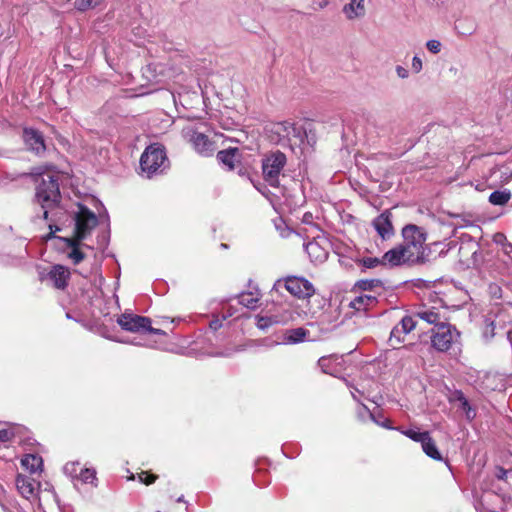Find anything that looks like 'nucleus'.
Wrapping results in <instances>:
<instances>
[{
  "mask_svg": "<svg viewBox=\"0 0 512 512\" xmlns=\"http://www.w3.org/2000/svg\"><path fill=\"white\" fill-rule=\"evenodd\" d=\"M23 138L28 148L37 154L46 150L43 135L32 128H26L23 131Z\"/></svg>",
  "mask_w": 512,
  "mask_h": 512,
  "instance_id": "nucleus-14",
  "label": "nucleus"
},
{
  "mask_svg": "<svg viewBox=\"0 0 512 512\" xmlns=\"http://www.w3.org/2000/svg\"><path fill=\"white\" fill-rule=\"evenodd\" d=\"M122 329L130 332H139L145 330L151 324V320L144 316L122 314L118 320Z\"/></svg>",
  "mask_w": 512,
  "mask_h": 512,
  "instance_id": "nucleus-10",
  "label": "nucleus"
},
{
  "mask_svg": "<svg viewBox=\"0 0 512 512\" xmlns=\"http://www.w3.org/2000/svg\"><path fill=\"white\" fill-rule=\"evenodd\" d=\"M460 333L452 325L445 323L433 330L431 344L439 352H446L453 345L459 344Z\"/></svg>",
  "mask_w": 512,
  "mask_h": 512,
  "instance_id": "nucleus-5",
  "label": "nucleus"
},
{
  "mask_svg": "<svg viewBox=\"0 0 512 512\" xmlns=\"http://www.w3.org/2000/svg\"><path fill=\"white\" fill-rule=\"evenodd\" d=\"M365 0H351L343 7V13L348 20L361 18L365 15Z\"/></svg>",
  "mask_w": 512,
  "mask_h": 512,
  "instance_id": "nucleus-21",
  "label": "nucleus"
},
{
  "mask_svg": "<svg viewBox=\"0 0 512 512\" xmlns=\"http://www.w3.org/2000/svg\"><path fill=\"white\" fill-rule=\"evenodd\" d=\"M32 174H34V175H39V176H40V175H43V174H44V171H43V169H42L41 167H38V168H35V169L33 170Z\"/></svg>",
  "mask_w": 512,
  "mask_h": 512,
  "instance_id": "nucleus-43",
  "label": "nucleus"
},
{
  "mask_svg": "<svg viewBox=\"0 0 512 512\" xmlns=\"http://www.w3.org/2000/svg\"><path fill=\"white\" fill-rule=\"evenodd\" d=\"M365 268H374L377 267L380 263H383L382 260L376 257H367L363 258L359 261Z\"/></svg>",
  "mask_w": 512,
  "mask_h": 512,
  "instance_id": "nucleus-33",
  "label": "nucleus"
},
{
  "mask_svg": "<svg viewBox=\"0 0 512 512\" xmlns=\"http://www.w3.org/2000/svg\"><path fill=\"white\" fill-rule=\"evenodd\" d=\"M182 135L186 141L191 143L197 153L203 156L213 155L215 151L214 144L205 134L198 132L193 127H185L182 130Z\"/></svg>",
  "mask_w": 512,
  "mask_h": 512,
  "instance_id": "nucleus-7",
  "label": "nucleus"
},
{
  "mask_svg": "<svg viewBox=\"0 0 512 512\" xmlns=\"http://www.w3.org/2000/svg\"><path fill=\"white\" fill-rule=\"evenodd\" d=\"M395 71H396L397 76L401 79H406L409 76L408 70L406 68H404L403 66H400V65L396 66Z\"/></svg>",
  "mask_w": 512,
  "mask_h": 512,
  "instance_id": "nucleus-39",
  "label": "nucleus"
},
{
  "mask_svg": "<svg viewBox=\"0 0 512 512\" xmlns=\"http://www.w3.org/2000/svg\"><path fill=\"white\" fill-rule=\"evenodd\" d=\"M70 277V271L62 266L56 265L49 272V278L57 289H64Z\"/></svg>",
  "mask_w": 512,
  "mask_h": 512,
  "instance_id": "nucleus-17",
  "label": "nucleus"
},
{
  "mask_svg": "<svg viewBox=\"0 0 512 512\" xmlns=\"http://www.w3.org/2000/svg\"><path fill=\"white\" fill-rule=\"evenodd\" d=\"M426 47L431 53L437 54L441 51L442 44L438 40L431 39L426 42Z\"/></svg>",
  "mask_w": 512,
  "mask_h": 512,
  "instance_id": "nucleus-35",
  "label": "nucleus"
},
{
  "mask_svg": "<svg viewBox=\"0 0 512 512\" xmlns=\"http://www.w3.org/2000/svg\"><path fill=\"white\" fill-rule=\"evenodd\" d=\"M406 251L407 249L403 247L402 244L387 251L382 257L383 264H389L390 266H398L404 263H416L414 259H411L412 256H409L410 253Z\"/></svg>",
  "mask_w": 512,
  "mask_h": 512,
  "instance_id": "nucleus-11",
  "label": "nucleus"
},
{
  "mask_svg": "<svg viewBox=\"0 0 512 512\" xmlns=\"http://www.w3.org/2000/svg\"><path fill=\"white\" fill-rule=\"evenodd\" d=\"M177 501H178V502H182V501H183V496L179 497V498L177 499Z\"/></svg>",
  "mask_w": 512,
  "mask_h": 512,
  "instance_id": "nucleus-45",
  "label": "nucleus"
},
{
  "mask_svg": "<svg viewBox=\"0 0 512 512\" xmlns=\"http://www.w3.org/2000/svg\"><path fill=\"white\" fill-rule=\"evenodd\" d=\"M259 300L258 294L253 292H245L239 296V303L248 309H255Z\"/></svg>",
  "mask_w": 512,
  "mask_h": 512,
  "instance_id": "nucleus-28",
  "label": "nucleus"
},
{
  "mask_svg": "<svg viewBox=\"0 0 512 512\" xmlns=\"http://www.w3.org/2000/svg\"><path fill=\"white\" fill-rule=\"evenodd\" d=\"M411 67L414 73H419L423 68L422 60L418 56H414Z\"/></svg>",
  "mask_w": 512,
  "mask_h": 512,
  "instance_id": "nucleus-38",
  "label": "nucleus"
},
{
  "mask_svg": "<svg viewBox=\"0 0 512 512\" xmlns=\"http://www.w3.org/2000/svg\"><path fill=\"white\" fill-rule=\"evenodd\" d=\"M455 30L460 35L468 36L474 33L475 27L471 22L467 23V21L459 20L455 23Z\"/></svg>",
  "mask_w": 512,
  "mask_h": 512,
  "instance_id": "nucleus-30",
  "label": "nucleus"
},
{
  "mask_svg": "<svg viewBox=\"0 0 512 512\" xmlns=\"http://www.w3.org/2000/svg\"><path fill=\"white\" fill-rule=\"evenodd\" d=\"M169 165L164 149L151 145L145 149L140 158V167L147 177L162 173Z\"/></svg>",
  "mask_w": 512,
  "mask_h": 512,
  "instance_id": "nucleus-3",
  "label": "nucleus"
},
{
  "mask_svg": "<svg viewBox=\"0 0 512 512\" xmlns=\"http://www.w3.org/2000/svg\"><path fill=\"white\" fill-rule=\"evenodd\" d=\"M276 323L271 317H257V327L261 330H265L272 324Z\"/></svg>",
  "mask_w": 512,
  "mask_h": 512,
  "instance_id": "nucleus-34",
  "label": "nucleus"
},
{
  "mask_svg": "<svg viewBox=\"0 0 512 512\" xmlns=\"http://www.w3.org/2000/svg\"><path fill=\"white\" fill-rule=\"evenodd\" d=\"M424 453L434 460H442L441 453L439 452L435 442L429 435L427 439L421 444Z\"/></svg>",
  "mask_w": 512,
  "mask_h": 512,
  "instance_id": "nucleus-26",
  "label": "nucleus"
},
{
  "mask_svg": "<svg viewBox=\"0 0 512 512\" xmlns=\"http://www.w3.org/2000/svg\"><path fill=\"white\" fill-rule=\"evenodd\" d=\"M145 331H148L149 333L156 334V335L163 334V331L161 329L153 328V327H151V324L145 328Z\"/></svg>",
  "mask_w": 512,
  "mask_h": 512,
  "instance_id": "nucleus-42",
  "label": "nucleus"
},
{
  "mask_svg": "<svg viewBox=\"0 0 512 512\" xmlns=\"http://www.w3.org/2000/svg\"><path fill=\"white\" fill-rule=\"evenodd\" d=\"M16 487L23 497L30 499L35 496L39 483L29 476L19 474L16 478Z\"/></svg>",
  "mask_w": 512,
  "mask_h": 512,
  "instance_id": "nucleus-15",
  "label": "nucleus"
},
{
  "mask_svg": "<svg viewBox=\"0 0 512 512\" xmlns=\"http://www.w3.org/2000/svg\"><path fill=\"white\" fill-rule=\"evenodd\" d=\"M81 241L82 240H78L76 238H64L66 245L71 248V251L68 253V258L74 264H79L85 258V255L81 250Z\"/></svg>",
  "mask_w": 512,
  "mask_h": 512,
  "instance_id": "nucleus-22",
  "label": "nucleus"
},
{
  "mask_svg": "<svg viewBox=\"0 0 512 512\" xmlns=\"http://www.w3.org/2000/svg\"><path fill=\"white\" fill-rule=\"evenodd\" d=\"M344 362L343 356L330 355L321 357L318 365L324 373L338 376L344 370Z\"/></svg>",
  "mask_w": 512,
  "mask_h": 512,
  "instance_id": "nucleus-13",
  "label": "nucleus"
},
{
  "mask_svg": "<svg viewBox=\"0 0 512 512\" xmlns=\"http://www.w3.org/2000/svg\"><path fill=\"white\" fill-rule=\"evenodd\" d=\"M138 478L142 483L149 485L155 482L157 476L153 474H148L147 472H141L140 474H138Z\"/></svg>",
  "mask_w": 512,
  "mask_h": 512,
  "instance_id": "nucleus-36",
  "label": "nucleus"
},
{
  "mask_svg": "<svg viewBox=\"0 0 512 512\" xmlns=\"http://www.w3.org/2000/svg\"><path fill=\"white\" fill-rule=\"evenodd\" d=\"M403 247L407 249L406 252L410 253L411 259L416 263L424 259V244L426 241L425 232L418 226L409 224L402 229Z\"/></svg>",
  "mask_w": 512,
  "mask_h": 512,
  "instance_id": "nucleus-2",
  "label": "nucleus"
},
{
  "mask_svg": "<svg viewBox=\"0 0 512 512\" xmlns=\"http://www.w3.org/2000/svg\"><path fill=\"white\" fill-rule=\"evenodd\" d=\"M511 198V194L508 191H494L489 196V201L493 205H504Z\"/></svg>",
  "mask_w": 512,
  "mask_h": 512,
  "instance_id": "nucleus-29",
  "label": "nucleus"
},
{
  "mask_svg": "<svg viewBox=\"0 0 512 512\" xmlns=\"http://www.w3.org/2000/svg\"><path fill=\"white\" fill-rule=\"evenodd\" d=\"M14 437L13 429H2L0 430V441L8 442Z\"/></svg>",
  "mask_w": 512,
  "mask_h": 512,
  "instance_id": "nucleus-37",
  "label": "nucleus"
},
{
  "mask_svg": "<svg viewBox=\"0 0 512 512\" xmlns=\"http://www.w3.org/2000/svg\"><path fill=\"white\" fill-rule=\"evenodd\" d=\"M373 226L383 238H389L393 234V226L388 213H382L373 220Z\"/></svg>",
  "mask_w": 512,
  "mask_h": 512,
  "instance_id": "nucleus-16",
  "label": "nucleus"
},
{
  "mask_svg": "<svg viewBox=\"0 0 512 512\" xmlns=\"http://www.w3.org/2000/svg\"><path fill=\"white\" fill-rule=\"evenodd\" d=\"M285 288L291 295L299 299H308L315 294L313 284L304 277H287L285 279Z\"/></svg>",
  "mask_w": 512,
  "mask_h": 512,
  "instance_id": "nucleus-8",
  "label": "nucleus"
},
{
  "mask_svg": "<svg viewBox=\"0 0 512 512\" xmlns=\"http://www.w3.org/2000/svg\"><path fill=\"white\" fill-rule=\"evenodd\" d=\"M286 156L281 151H274L262 159L264 180L272 187L279 186V176L286 165Z\"/></svg>",
  "mask_w": 512,
  "mask_h": 512,
  "instance_id": "nucleus-4",
  "label": "nucleus"
},
{
  "mask_svg": "<svg viewBox=\"0 0 512 512\" xmlns=\"http://www.w3.org/2000/svg\"><path fill=\"white\" fill-rule=\"evenodd\" d=\"M309 334L308 330L298 327L294 329L287 330L284 334V340L290 344H296L305 340L306 336Z\"/></svg>",
  "mask_w": 512,
  "mask_h": 512,
  "instance_id": "nucleus-24",
  "label": "nucleus"
},
{
  "mask_svg": "<svg viewBox=\"0 0 512 512\" xmlns=\"http://www.w3.org/2000/svg\"><path fill=\"white\" fill-rule=\"evenodd\" d=\"M222 326V321L219 319H214L210 322V328L213 330H218Z\"/></svg>",
  "mask_w": 512,
  "mask_h": 512,
  "instance_id": "nucleus-41",
  "label": "nucleus"
},
{
  "mask_svg": "<svg viewBox=\"0 0 512 512\" xmlns=\"http://www.w3.org/2000/svg\"><path fill=\"white\" fill-rule=\"evenodd\" d=\"M238 153V148H229L217 153V159L227 166L229 170L234 168L235 156Z\"/></svg>",
  "mask_w": 512,
  "mask_h": 512,
  "instance_id": "nucleus-25",
  "label": "nucleus"
},
{
  "mask_svg": "<svg viewBox=\"0 0 512 512\" xmlns=\"http://www.w3.org/2000/svg\"><path fill=\"white\" fill-rule=\"evenodd\" d=\"M377 304V298L373 295L362 294L353 298L349 307L356 312H366Z\"/></svg>",
  "mask_w": 512,
  "mask_h": 512,
  "instance_id": "nucleus-18",
  "label": "nucleus"
},
{
  "mask_svg": "<svg viewBox=\"0 0 512 512\" xmlns=\"http://www.w3.org/2000/svg\"><path fill=\"white\" fill-rule=\"evenodd\" d=\"M75 232L74 237L78 240H84L91 231L97 226L98 219L96 215L84 205L79 204L75 212Z\"/></svg>",
  "mask_w": 512,
  "mask_h": 512,
  "instance_id": "nucleus-6",
  "label": "nucleus"
},
{
  "mask_svg": "<svg viewBox=\"0 0 512 512\" xmlns=\"http://www.w3.org/2000/svg\"><path fill=\"white\" fill-rule=\"evenodd\" d=\"M58 180V176L47 175V178L42 177L41 183L36 188V201L43 208L45 219H48L50 211L58 209L61 197Z\"/></svg>",
  "mask_w": 512,
  "mask_h": 512,
  "instance_id": "nucleus-1",
  "label": "nucleus"
},
{
  "mask_svg": "<svg viewBox=\"0 0 512 512\" xmlns=\"http://www.w3.org/2000/svg\"><path fill=\"white\" fill-rule=\"evenodd\" d=\"M21 464L30 473H35L42 470L43 460L38 455L27 454L21 460Z\"/></svg>",
  "mask_w": 512,
  "mask_h": 512,
  "instance_id": "nucleus-23",
  "label": "nucleus"
},
{
  "mask_svg": "<svg viewBox=\"0 0 512 512\" xmlns=\"http://www.w3.org/2000/svg\"><path fill=\"white\" fill-rule=\"evenodd\" d=\"M414 316L427 324L434 325L435 329L448 321L445 310L437 307H422L414 312Z\"/></svg>",
  "mask_w": 512,
  "mask_h": 512,
  "instance_id": "nucleus-9",
  "label": "nucleus"
},
{
  "mask_svg": "<svg viewBox=\"0 0 512 512\" xmlns=\"http://www.w3.org/2000/svg\"><path fill=\"white\" fill-rule=\"evenodd\" d=\"M417 325L416 317L414 314L412 316H405L402 318L400 324L393 328L390 334V342L391 345L400 344L404 341L402 335H407L410 333Z\"/></svg>",
  "mask_w": 512,
  "mask_h": 512,
  "instance_id": "nucleus-12",
  "label": "nucleus"
},
{
  "mask_svg": "<svg viewBox=\"0 0 512 512\" xmlns=\"http://www.w3.org/2000/svg\"><path fill=\"white\" fill-rule=\"evenodd\" d=\"M79 479L83 483L93 484L96 481V471L94 469H83L80 472Z\"/></svg>",
  "mask_w": 512,
  "mask_h": 512,
  "instance_id": "nucleus-32",
  "label": "nucleus"
},
{
  "mask_svg": "<svg viewBox=\"0 0 512 512\" xmlns=\"http://www.w3.org/2000/svg\"><path fill=\"white\" fill-rule=\"evenodd\" d=\"M105 0H74L73 6L79 12H86L101 6Z\"/></svg>",
  "mask_w": 512,
  "mask_h": 512,
  "instance_id": "nucleus-27",
  "label": "nucleus"
},
{
  "mask_svg": "<svg viewBox=\"0 0 512 512\" xmlns=\"http://www.w3.org/2000/svg\"><path fill=\"white\" fill-rule=\"evenodd\" d=\"M370 417L371 419L378 425L382 426V427H385V428H388V429H393L390 425V420L389 419H384L383 421H378L376 420L375 416L373 414H370Z\"/></svg>",
  "mask_w": 512,
  "mask_h": 512,
  "instance_id": "nucleus-40",
  "label": "nucleus"
},
{
  "mask_svg": "<svg viewBox=\"0 0 512 512\" xmlns=\"http://www.w3.org/2000/svg\"><path fill=\"white\" fill-rule=\"evenodd\" d=\"M49 228H50L51 234L60 230V228L58 226L53 225V224H49Z\"/></svg>",
  "mask_w": 512,
  "mask_h": 512,
  "instance_id": "nucleus-44",
  "label": "nucleus"
},
{
  "mask_svg": "<svg viewBox=\"0 0 512 512\" xmlns=\"http://www.w3.org/2000/svg\"><path fill=\"white\" fill-rule=\"evenodd\" d=\"M398 430L403 435H405L406 437L410 438L411 440H413L415 442H420L421 444L429 436V432H427V431H425V432H418V431H415L413 429H408V430H400V429H398Z\"/></svg>",
  "mask_w": 512,
  "mask_h": 512,
  "instance_id": "nucleus-31",
  "label": "nucleus"
},
{
  "mask_svg": "<svg viewBox=\"0 0 512 512\" xmlns=\"http://www.w3.org/2000/svg\"><path fill=\"white\" fill-rule=\"evenodd\" d=\"M305 251L314 263H323L328 257V251L315 240L305 244Z\"/></svg>",
  "mask_w": 512,
  "mask_h": 512,
  "instance_id": "nucleus-19",
  "label": "nucleus"
},
{
  "mask_svg": "<svg viewBox=\"0 0 512 512\" xmlns=\"http://www.w3.org/2000/svg\"><path fill=\"white\" fill-rule=\"evenodd\" d=\"M449 401L459 403V407L464 411L467 420L471 421L475 418L476 411L471 407L463 392L459 390L454 391L451 394Z\"/></svg>",
  "mask_w": 512,
  "mask_h": 512,
  "instance_id": "nucleus-20",
  "label": "nucleus"
}]
</instances>
